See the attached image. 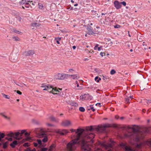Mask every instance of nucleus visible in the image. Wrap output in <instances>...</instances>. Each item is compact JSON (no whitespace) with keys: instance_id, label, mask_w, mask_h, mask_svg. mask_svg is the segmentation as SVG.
Instances as JSON below:
<instances>
[{"instance_id":"17","label":"nucleus","mask_w":151,"mask_h":151,"mask_svg":"<svg viewBox=\"0 0 151 151\" xmlns=\"http://www.w3.org/2000/svg\"><path fill=\"white\" fill-rule=\"evenodd\" d=\"M0 115L4 117L5 119L8 120H10V117L9 116H8L6 115L4 113H0Z\"/></svg>"},{"instance_id":"60","label":"nucleus","mask_w":151,"mask_h":151,"mask_svg":"<svg viewBox=\"0 0 151 151\" xmlns=\"http://www.w3.org/2000/svg\"><path fill=\"white\" fill-rule=\"evenodd\" d=\"M76 47L75 46H73V47H72V48H73L74 50L76 49Z\"/></svg>"},{"instance_id":"20","label":"nucleus","mask_w":151,"mask_h":151,"mask_svg":"<svg viewBox=\"0 0 151 151\" xmlns=\"http://www.w3.org/2000/svg\"><path fill=\"white\" fill-rule=\"evenodd\" d=\"M32 122L35 124H37V125H40V122L39 121L33 119L32 120Z\"/></svg>"},{"instance_id":"21","label":"nucleus","mask_w":151,"mask_h":151,"mask_svg":"<svg viewBox=\"0 0 151 151\" xmlns=\"http://www.w3.org/2000/svg\"><path fill=\"white\" fill-rule=\"evenodd\" d=\"M69 131L67 129H63L61 130V135H63L66 134Z\"/></svg>"},{"instance_id":"59","label":"nucleus","mask_w":151,"mask_h":151,"mask_svg":"<svg viewBox=\"0 0 151 151\" xmlns=\"http://www.w3.org/2000/svg\"><path fill=\"white\" fill-rule=\"evenodd\" d=\"M8 140L9 141H11L12 140V138H10L8 139Z\"/></svg>"},{"instance_id":"61","label":"nucleus","mask_w":151,"mask_h":151,"mask_svg":"<svg viewBox=\"0 0 151 151\" xmlns=\"http://www.w3.org/2000/svg\"><path fill=\"white\" fill-rule=\"evenodd\" d=\"M97 48H98L97 47H96L95 46V47H94V50H97Z\"/></svg>"},{"instance_id":"43","label":"nucleus","mask_w":151,"mask_h":151,"mask_svg":"<svg viewBox=\"0 0 151 151\" xmlns=\"http://www.w3.org/2000/svg\"><path fill=\"white\" fill-rule=\"evenodd\" d=\"M38 5L40 9H42L43 8V6L42 4H39Z\"/></svg>"},{"instance_id":"1","label":"nucleus","mask_w":151,"mask_h":151,"mask_svg":"<svg viewBox=\"0 0 151 151\" xmlns=\"http://www.w3.org/2000/svg\"><path fill=\"white\" fill-rule=\"evenodd\" d=\"M95 127H93L92 126L86 127L85 130L82 132L83 135L81 138V146L82 151H90L91 148L89 147L88 142L90 141L93 142V139L95 135L91 133L92 131H95Z\"/></svg>"},{"instance_id":"57","label":"nucleus","mask_w":151,"mask_h":151,"mask_svg":"<svg viewBox=\"0 0 151 151\" xmlns=\"http://www.w3.org/2000/svg\"><path fill=\"white\" fill-rule=\"evenodd\" d=\"M3 148H6V147H7V145H6V144H4L3 145Z\"/></svg>"},{"instance_id":"50","label":"nucleus","mask_w":151,"mask_h":151,"mask_svg":"<svg viewBox=\"0 0 151 151\" xmlns=\"http://www.w3.org/2000/svg\"><path fill=\"white\" fill-rule=\"evenodd\" d=\"M47 150V148H43L41 150V151H45Z\"/></svg>"},{"instance_id":"49","label":"nucleus","mask_w":151,"mask_h":151,"mask_svg":"<svg viewBox=\"0 0 151 151\" xmlns=\"http://www.w3.org/2000/svg\"><path fill=\"white\" fill-rule=\"evenodd\" d=\"M141 144H137L136 145V147L137 148H140L141 147Z\"/></svg>"},{"instance_id":"48","label":"nucleus","mask_w":151,"mask_h":151,"mask_svg":"<svg viewBox=\"0 0 151 151\" xmlns=\"http://www.w3.org/2000/svg\"><path fill=\"white\" fill-rule=\"evenodd\" d=\"M25 135L26 136H29L30 135V133L27 132H25L24 133Z\"/></svg>"},{"instance_id":"58","label":"nucleus","mask_w":151,"mask_h":151,"mask_svg":"<svg viewBox=\"0 0 151 151\" xmlns=\"http://www.w3.org/2000/svg\"><path fill=\"white\" fill-rule=\"evenodd\" d=\"M119 118V116H118L117 115H116V116H115V119H118Z\"/></svg>"},{"instance_id":"4","label":"nucleus","mask_w":151,"mask_h":151,"mask_svg":"<svg viewBox=\"0 0 151 151\" xmlns=\"http://www.w3.org/2000/svg\"><path fill=\"white\" fill-rule=\"evenodd\" d=\"M42 87L43 88L44 90H47L49 93H52L53 94L60 95L62 93V89L61 88L56 87H53L50 85H42Z\"/></svg>"},{"instance_id":"5","label":"nucleus","mask_w":151,"mask_h":151,"mask_svg":"<svg viewBox=\"0 0 151 151\" xmlns=\"http://www.w3.org/2000/svg\"><path fill=\"white\" fill-rule=\"evenodd\" d=\"M34 132L37 134V136L40 138L44 137L42 141L44 142H46L47 140V137L46 133L47 131L44 130L43 128H35Z\"/></svg>"},{"instance_id":"36","label":"nucleus","mask_w":151,"mask_h":151,"mask_svg":"<svg viewBox=\"0 0 151 151\" xmlns=\"http://www.w3.org/2000/svg\"><path fill=\"white\" fill-rule=\"evenodd\" d=\"M116 73V71L113 69L111 70L110 71V74L111 75L114 74Z\"/></svg>"},{"instance_id":"26","label":"nucleus","mask_w":151,"mask_h":151,"mask_svg":"<svg viewBox=\"0 0 151 151\" xmlns=\"http://www.w3.org/2000/svg\"><path fill=\"white\" fill-rule=\"evenodd\" d=\"M40 25V24H38V23H32L31 24V26L32 27H39Z\"/></svg>"},{"instance_id":"30","label":"nucleus","mask_w":151,"mask_h":151,"mask_svg":"<svg viewBox=\"0 0 151 151\" xmlns=\"http://www.w3.org/2000/svg\"><path fill=\"white\" fill-rule=\"evenodd\" d=\"M7 135L10 137H14V134L13 132H10L9 133L7 134Z\"/></svg>"},{"instance_id":"41","label":"nucleus","mask_w":151,"mask_h":151,"mask_svg":"<svg viewBox=\"0 0 151 151\" xmlns=\"http://www.w3.org/2000/svg\"><path fill=\"white\" fill-rule=\"evenodd\" d=\"M130 100V98L128 97H127L125 98V101H126L127 102V103H128L129 102V101Z\"/></svg>"},{"instance_id":"2","label":"nucleus","mask_w":151,"mask_h":151,"mask_svg":"<svg viewBox=\"0 0 151 151\" xmlns=\"http://www.w3.org/2000/svg\"><path fill=\"white\" fill-rule=\"evenodd\" d=\"M127 131L129 132V129L133 130L131 133L128 132L127 134H125L126 137L133 138V140L138 142L142 140L148 132L147 129H144L139 130V128L137 126L133 125L132 127L128 126L127 127Z\"/></svg>"},{"instance_id":"13","label":"nucleus","mask_w":151,"mask_h":151,"mask_svg":"<svg viewBox=\"0 0 151 151\" xmlns=\"http://www.w3.org/2000/svg\"><path fill=\"white\" fill-rule=\"evenodd\" d=\"M14 134L15 135V137L14 136V138L16 139L19 140L22 138V137H21V136H22L21 135H20L19 137H18L19 135L20 134V132H15Z\"/></svg>"},{"instance_id":"54","label":"nucleus","mask_w":151,"mask_h":151,"mask_svg":"<svg viewBox=\"0 0 151 151\" xmlns=\"http://www.w3.org/2000/svg\"><path fill=\"white\" fill-rule=\"evenodd\" d=\"M90 109L92 110L93 111H95V109H94L93 107H92L91 106H90Z\"/></svg>"},{"instance_id":"7","label":"nucleus","mask_w":151,"mask_h":151,"mask_svg":"<svg viewBox=\"0 0 151 151\" xmlns=\"http://www.w3.org/2000/svg\"><path fill=\"white\" fill-rule=\"evenodd\" d=\"M110 127V125L108 124H106L103 126H98L97 127H95V131L99 132H102L105 130L106 128Z\"/></svg>"},{"instance_id":"18","label":"nucleus","mask_w":151,"mask_h":151,"mask_svg":"<svg viewBox=\"0 0 151 151\" xmlns=\"http://www.w3.org/2000/svg\"><path fill=\"white\" fill-rule=\"evenodd\" d=\"M76 87L78 88H77L76 87H75V88L76 89L78 90H81L82 89L83 87L81 86H79V83L78 81H76Z\"/></svg>"},{"instance_id":"42","label":"nucleus","mask_w":151,"mask_h":151,"mask_svg":"<svg viewBox=\"0 0 151 151\" xmlns=\"http://www.w3.org/2000/svg\"><path fill=\"white\" fill-rule=\"evenodd\" d=\"M14 91L16 92L18 94H19V95H21L22 94V93L21 91H19V90H17V91L14 90Z\"/></svg>"},{"instance_id":"52","label":"nucleus","mask_w":151,"mask_h":151,"mask_svg":"<svg viewBox=\"0 0 151 151\" xmlns=\"http://www.w3.org/2000/svg\"><path fill=\"white\" fill-rule=\"evenodd\" d=\"M24 145L25 146H28L29 144L28 143H25L24 144Z\"/></svg>"},{"instance_id":"38","label":"nucleus","mask_w":151,"mask_h":151,"mask_svg":"<svg viewBox=\"0 0 151 151\" xmlns=\"http://www.w3.org/2000/svg\"><path fill=\"white\" fill-rule=\"evenodd\" d=\"M14 32L15 33H16L17 34H20V35L22 34V32H19V31H18V30H14Z\"/></svg>"},{"instance_id":"19","label":"nucleus","mask_w":151,"mask_h":151,"mask_svg":"<svg viewBox=\"0 0 151 151\" xmlns=\"http://www.w3.org/2000/svg\"><path fill=\"white\" fill-rule=\"evenodd\" d=\"M50 119L52 121L57 122H59L58 119H56L53 116H50Z\"/></svg>"},{"instance_id":"23","label":"nucleus","mask_w":151,"mask_h":151,"mask_svg":"<svg viewBox=\"0 0 151 151\" xmlns=\"http://www.w3.org/2000/svg\"><path fill=\"white\" fill-rule=\"evenodd\" d=\"M70 76L71 78L73 79H77L79 77L77 75H71Z\"/></svg>"},{"instance_id":"47","label":"nucleus","mask_w":151,"mask_h":151,"mask_svg":"<svg viewBox=\"0 0 151 151\" xmlns=\"http://www.w3.org/2000/svg\"><path fill=\"white\" fill-rule=\"evenodd\" d=\"M121 4H122L124 6H125L126 5V3L125 1H123V2H121Z\"/></svg>"},{"instance_id":"31","label":"nucleus","mask_w":151,"mask_h":151,"mask_svg":"<svg viewBox=\"0 0 151 151\" xmlns=\"http://www.w3.org/2000/svg\"><path fill=\"white\" fill-rule=\"evenodd\" d=\"M5 136V134L3 133H2L0 132V141L1 140V139L3 138Z\"/></svg>"},{"instance_id":"44","label":"nucleus","mask_w":151,"mask_h":151,"mask_svg":"<svg viewBox=\"0 0 151 151\" xmlns=\"http://www.w3.org/2000/svg\"><path fill=\"white\" fill-rule=\"evenodd\" d=\"M56 132L57 133H59L61 134V130L60 129H58L56 131Z\"/></svg>"},{"instance_id":"10","label":"nucleus","mask_w":151,"mask_h":151,"mask_svg":"<svg viewBox=\"0 0 151 151\" xmlns=\"http://www.w3.org/2000/svg\"><path fill=\"white\" fill-rule=\"evenodd\" d=\"M121 146L126 151H135V150H132L130 147L127 146L125 144L122 143L121 144Z\"/></svg>"},{"instance_id":"62","label":"nucleus","mask_w":151,"mask_h":151,"mask_svg":"<svg viewBox=\"0 0 151 151\" xmlns=\"http://www.w3.org/2000/svg\"><path fill=\"white\" fill-rule=\"evenodd\" d=\"M129 98L130 99H132L133 98V96H129Z\"/></svg>"},{"instance_id":"29","label":"nucleus","mask_w":151,"mask_h":151,"mask_svg":"<svg viewBox=\"0 0 151 151\" xmlns=\"http://www.w3.org/2000/svg\"><path fill=\"white\" fill-rule=\"evenodd\" d=\"M37 141L38 143V144L39 145V146H42L43 147L44 145H42V142L41 140L40 139H37Z\"/></svg>"},{"instance_id":"6","label":"nucleus","mask_w":151,"mask_h":151,"mask_svg":"<svg viewBox=\"0 0 151 151\" xmlns=\"http://www.w3.org/2000/svg\"><path fill=\"white\" fill-rule=\"evenodd\" d=\"M68 75L63 73H58L55 74L54 76V78L57 80H63L66 78Z\"/></svg>"},{"instance_id":"63","label":"nucleus","mask_w":151,"mask_h":151,"mask_svg":"<svg viewBox=\"0 0 151 151\" xmlns=\"http://www.w3.org/2000/svg\"><path fill=\"white\" fill-rule=\"evenodd\" d=\"M150 101H151V100H147V103H151Z\"/></svg>"},{"instance_id":"34","label":"nucleus","mask_w":151,"mask_h":151,"mask_svg":"<svg viewBox=\"0 0 151 151\" xmlns=\"http://www.w3.org/2000/svg\"><path fill=\"white\" fill-rule=\"evenodd\" d=\"M45 124L46 126L47 127H53L54 126L53 124H51L47 122Z\"/></svg>"},{"instance_id":"35","label":"nucleus","mask_w":151,"mask_h":151,"mask_svg":"<svg viewBox=\"0 0 151 151\" xmlns=\"http://www.w3.org/2000/svg\"><path fill=\"white\" fill-rule=\"evenodd\" d=\"M79 110L81 112H84L85 111V109L83 107H81L79 108Z\"/></svg>"},{"instance_id":"64","label":"nucleus","mask_w":151,"mask_h":151,"mask_svg":"<svg viewBox=\"0 0 151 151\" xmlns=\"http://www.w3.org/2000/svg\"><path fill=\"white\" fill-rule=\"evenodd\" d=\"M120 119L121 120H123L124 119V117H120Z\"/></svg>"},{"instance_id":"9","label":"nucleus","mask_w":151,"mask_h":151,"mask_svg":"<svg viewBox=\"0 0 151 151\" xmlns=\"http://www.w3.org/2000/svg\"><path fill=\"white\" fill-rule=\"evenodd\" d=\"M72 124L71 121L69 120H66L63 121L61 123V125L64 127H68Z\"/></svg>"},{"instance_id":"14","label":"nucleus","mask_w":151,"mask_h":151,"mask_svg":"<svg viewBox=\"0 0 151 151\" xmlns=\"http://www.w3.org/2000/svg\"><path fill=\"white\" fill-rule=\"evenodd\" d=\"M89 96L88 94H85L83 95L80 96V99L82 101H83L87 99V98Z\"/></svg>"},{"instance_id":"3","label":"nucleus","mask_w":151,"mask_h":151,"mask_svg":"<svg viewBox=\"0 0 151 151\" xmlns=\"http://www.w3.org/2000/svg\"><path fill=\"white\" fill-rule=\"evenodd\" d=\"M84 131L83 129L78 128L76 132V138L72 140L67 145L66 150L68 151H74L76 149V145L80 142L81 144L80 137Z\"/></svg>"},{"instance_id":"39","label":"nucleus","mask_w":151,"mask_h":151,"mask_svg":"<svg viewBox=\"0 0 151 151\" xmlns=\"http://www.w3.org/2000/svg\"><path fill=\"white\" fill-rule=\"evenodd\" d=\"M27 151H36V150L35 148L31 149L30 148H29L27 149Z\"/></svg>"},{"instance_id":"28","label":"nucleus","mask_w":151,"mask_h":151,"mask_svg":"<svg viewBox=\"0 0 151 151\" xmlns=\"http://www.w3.org/2000/svg\"><path fill=\"white\" fill-rule=\"evenodd\" d=\"M2 95L6 99H9L10 98V96L9 95H6L3 93H2Z\"/></svg>"},{"instance_id":"8","label":"nucleus","mask_w":151,"mask_h":151,"mask_svg":"<svg viewBox=\"0 0 151 151\" xmlns=\"http://www.w3.org/2000/svg\"><path fill=\"white\" fill-rule=\"evenodd\" d=\"M35 53V51L32 50H25L22 53V54L24 56H29L33 55Z\"/></svg>"},{"instance_id":"25","label":"nucleus","mask_w":151,"mask_h":151,"mask_svg":"<svg viewBox=\"0 0 151 151\" xmlns=\"http://www.w3.org/2000/svg\"><path fill=\"white\" fill-rule=\"evenodd\" d=\"M61 39V37H56L55 38V40L56 41L57 43L58 44H60V43L59 42V41H60Z\"/></svg>"},{"instance_id":"22","label":"nucleus","mask_w":151,"mask_h":151,"mask_svg":"<svg viewBox=\"0 0 151 151\" xmlns=\"http://www.w3.org/2000/svg\"><path fill=\"white\" fill-rule=\"evenodd\" d=\"M17 141H14L12 142V143L10 144V145L12 147L14 148L15 147V145H17Z\"/></svg>"},{"instance_id":"32","label":"nucleus","mask_w":151,"mask_h":151,"mask_svg":"<svg viewBox=\"0 0 151 151\" xmlns=\"http://www.w3.org/2000/svg\"><path fill=\"white\" fill-rule=\"evenodd\" d=\"M101 80V78H99L98 76L96 77L95 78V80L97 82H99Z\"/></svg>"},{"instance_id":"40","label":"nucleus","mask_w":151,"mask_h":151,"mask_svg":"<svg viewBox=\"0 0 151 151\" xmlns=\"http://www.w3.org/2000/svg\"><path fill=\"white\" fill-rule=\"evenodd\" d=\"M26 130L25 129L22 130L21 131V133H20V134H21L22 135V134L25 133V132H26Z\"/></svg>"},{"instance_id":"45","label":"nucleus","mask_w":151,"mask_h":151,"mask_svg":"<svg viewBox=\"0 0 151 151\" xmlns=\"http://www.w3.org/2000/svg\"><path fill=\"white\" fill-rule=\"evenodd\" d=\"M70 131L71 132H76H76L77 130V129L76 130V129H71L70 130Z\"/></svg>"},{"instance_id":"46","label":"nucleus","mask_w":151,"mask_h":151,"mask_svg":"<svg viewBox=\"0 0 151 151\" xmlns=\"http://www.w3.org/2000/svg\"><path fill=\"white\" fill-rule=\"evenodd\" d=\"M100 55L102 57H103L104 55H105V53L104 52H101L100 53Z\"/></svg>"},{"instance_id":"12","label":"nucleus","mask_w":151,"mask_h":151,"mask_svg":"<svg viewBox=\"0 0 151 151\" xmlns=\"http://www.w3.org/2000/svg\"><path fill=\"white\" fill-rule=\"evenodd\" d=\"M114 4L115 7L116 9H119L121 8V6L120 5V3L118 1H115L114 2Z\"/></svg>"},{"instance_id":"24","label":"nucleus","mask_w":151,"mask_h":151,"mask_svg":"<svg viewBox=\"0 0 151 151\" xmlns=\"http://www.w3.org/2000/svg\"><path fill=\"white\" fill-rule=\"evenodd\" d=\"M13 40L16 41H19L20 40V39L17 36H14L12 37Z\"/></svg>"},{"instance_id":"27","label":"nucleus","mask_w":151,"mask_h":151,"mask_svg":"<svg viewBox=\"0 0 151 151\" xmlns=\"http://www.w3.org/2000/svg\"><path fill=\"white\" fill-rule=\"evenodd\" d=\"M55 145L54 144L52 145L50 147L49 149L48 150V151H52V150L55 147Z\"/></svg>"},{"instance_id":"33","label":"nucleus","mask_w":151,"mask_h":151,"mask_svg":"<svg viewBox=\"0 0 151 151\" xmlns=\"http://www.w3.org/2000/svg\"><path fill=\"white\" fill-rule=\"evenodd\" d=\"M101 22L102 23H103V24H107V23L106 22V18L105 19L104 21V20L102 19H101Z\"/></svg>"},{"instance_id":"37","label":"nucleus","mask_w":151,"mask_h":151,"mask_svg":"<svg viewBox=\"0 0 151 151\" xmlns=\"http://www.w3.org/2000/svg\"><path fill=\"white\" fill-rule=\"evenodd\" d=\"M146 144L148 145L149 146L151 147V141H147L146 142Z\"/></svg>"},{"instance_id":"53","label":"nucleus","mask_w":151,"mask_h":151,"mask_svg":"<svg viewBox=\"0 0 151 151\" xmlns=\"http://www.w3.org/2000/svg\"><path fill=\"white\" fill-rule=\"evenodd\" d=\"M72 105L74 106H78V104L76 103H74L73 104H72Z\"/></svg>"},{"instance_id":"56","label":"nucleus","mask_w":151,"mask_h":151,"mask_svg":"<svg viewBox=\"0 0 151 151\" xmlns=\"http://www.w3.org/2000/svg\"><path fill=\"white\" fill-rule=\"evenodd\" d=\"M34 145L35 146L37 147L38 145V144L36 143H34Z\"/></svg>"},{"instance_id":"15","label":"nucleus","mask_w":151,"mask_h":151,"mask_svg":"<svg viewBox=\"0 0 151 151\" xmlns=\"http://www.w3.org/2000/svg\"><path fill=\"white\" fill-rule=\"evenodd\" d=\"M87 29L88 31V33L89 35H92L93 34V32L92 31V28L90 26H88L87 28Z\"/></svg>"},{"instance_id":"16","label":"nucleus","mask_w":151,"mask_h":151,"mask_svg":"<svg viewBox=\"0 0 151 151\" xmlns=\"http://www.w3.org/2000/svg\"><path fill=\"white\" fill-rule=\"evenodd\" d=\"M114 144V142H112L111 143H109L107 145H106L105 144L103 143L101 145L105 147H111Z\"/></svg>"},{"instance_id":"51","label":"nucleus","mask_w":151,"mask_h":151,"mask_svg":"<svg viewBox=\"0 0 151 151\" xmlns=\"http://www.w3.org/2000/svg\"><path fill=\"white\" fill-rule=\"evenodd\" d=\"M102 47V46H101L100 47H98L97 48L98 50L100 51L101 50V49Z\"/></svg>"},{"instance_id":"11","label":"nucleus","mask_w":151,"mask_h":151,"mask_svg":"<svg viewBox=\"0 0 151 151\" xmlns=\"http://www.w3.org/2000/svg\"><path fill=\"white\" fill-rule=\"evenodd\" d=\"M31 0H22V1L20 2V3L21 5H24V6L28 8L29 6H27L26 5H27L29 4V2H31Z\"/></svg>"},{"instance_id":"55","label":"nucleus","mask_w":151,"mask_h":151,"mask_svg":"<svg viewBox=\"0 0 151 151\" xmlns=\"http://www.w3.org/2000/svg\"><path fill=\"white\" fill-rule=\"evenodd\" d=\"M96 105H98L99 106V107H100L101 106V104L100 103H97V104H96Z\"/></svg>"}]
</instances>
